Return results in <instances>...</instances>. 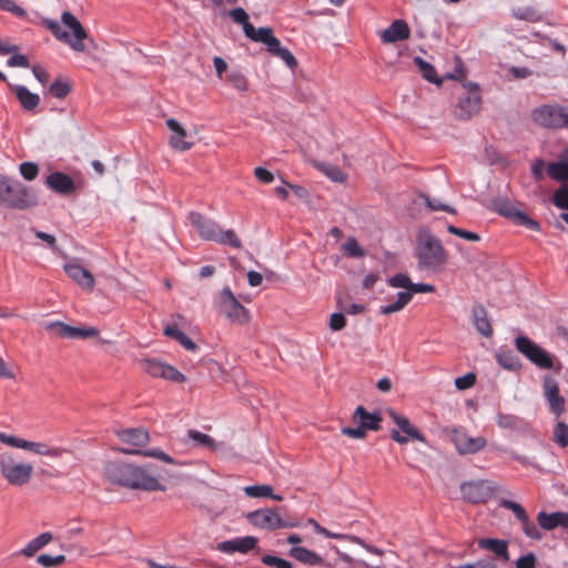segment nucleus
Masks as SVG:
<instances>
[{
	"label": "nucleus",
	"mask_w": 568,
	"mask_h": 568,
	"mask_svg": "<svg viewBox=\"0 0 568 568\" xmlns=\"http://www.w3.org/2000/svg\"><path fill=\"white\" fill-rule=\"evenodd\" d=\"M112 483L133 490L165 491L155 474L154 465L136 466L133 464H114Z\"/></svg>",
	"instance_id": "obj_1"
},
{
	"label": "nucleus",
	"mask_w": 568,
	"mask_h": 568,
	"mask_svg": "<svg viewBox=\"0 0 568 568\" xmlns=\"http://www.w3.org/2000/svg\"><path fill=\"white\" fill-rule=\"evenodd\" d=\"M42 24L51 31L54 38L72 50L83 52L85 50L84 40L88 34L79 19L70 11H63L61 14V23L53 19H42Z\"/></svg>",
	"instance_id": "obj_2"
},
{
	"label": "nucleus",
	"mask_w": 568,
	"mask_h": 568,
	"mask_svg": "<svg viewBox=\"0 0 568 568\" xmlns=\"http://www.w3.org/2000/svg\"><path fill=\"white\" fill-rule=\"evenodd\" d=\"M416 257L420 270L440 271L447 263L448 254L440 241L429 231H420L416 240Z\"/></svg>",
	"instance_id": "obj_3"
},
{
	"label": "nucleus",
	"mask_w": 568,
	"mask_h": 568,
	"mask_svg": "<svg viewBox=\"0 0 568 568\" xmlns=\"http://www.w3.org/2000/svg\"><path fill=\"white\" fill-rule=\"evenodd\" d=\"M115 434L121 439V442L129 447L126 448H115L112 449L119 450L125 454L131 455H142L145 457H153L156 459H160L168 464L176 465L178 463L166 453H164L161 449L153 448V449H140L139 447L145 446L149 440L150 436L149 433L145 429L142 428H129L124 430H116Z\"/></svg>",
	"instance_id": "obj_4"
},
{
	"label": "nucleus",
	"mask_w": 568,
	"mask_h": 568,
	"mask_svg": "<svg viewBox=\"0 0 568 568\" xmlns=\"http://www.w3.org/2000/svg\"><path fill=\"white\" fill-rule=\"evenodd\" d=\"M32 474V464L11 452L0 453V475L8 485L23 487L30 483Z\"/></svg>",
	"instance_id": "obj_5"
},
{
	"label": "nucleus",
	"mask_w": 568,
	"mask_h": 568,
	"mask_svg": "<svg viewBox=\"0 0 568 568\" xmlns=\"http://www.w3.org/2000/svg\"><path fill=\"white\" fill-rule=\"evenodd\" d=\"M248 521L261 529L293 528L298 521L288 517L284 507L262 508L247 514Z\"/></svg>",
	"instance_id": "obj_6"
},
{
	"label": "nucleus",
	"mask_w": 568,
	"mask_h": 568,
	"mask_svg": "<svg viewBox=\"0 0 568 568\" xmlns=\"http://www.w3.org/2000/svg\"><path fill=\"white\" fill-rule=\"evenodd\" d=\"M442 434L447 437L455 446L459 455H474L487 446V439L484 436L471 437L464 427H444Z\"/></svg>",
	"instance_id": "obj_7"
},
{
	"label": "nucleus",
	"mask_w": 568,
	"mask_h": 568,
	"mask_svg": "<svg viewBox=\"0 0 568 568\" xmlns=\"http://www.w3.org/2000/svg\"><path fill=\"white\" fill-rule=\"evenodd\" d=\"M352 422L356 427H343L342 434L352 438L363 439L367 430H379L382 415L379 412L369 413L364 406H358L352 415Z\"/></svg>",
	"instance_id": "obj_8"
},
{
	"label": "nucleus",
	"mask_w": 568,
	"mask_h": 568,
	"mask_svg": "<svg viewBox=\"0 0 568 568\" xmlns=\"http://www.w3.org/2000/svg\"><path fill=\"white\" fill-rule=\"evenodd\" d=\"M0 442L7 446L23 449L39 456L60 458L65 452L61 447H53L43 442H32L0 432Z\"/></svg>",
	"instance_id": "obj_9"
},
{
	"label": "nucleus",
	"mask_w": 568,
	"mask_h": 568,
	"mask_svg": "<svg viewBox=\"0 0 568 568\" xmlns=\"http://www.w3.org/2000/svg\"><path fill=\"white\" fill-rule=\"evenodd\" d=\"M217 308L233 324L245 325L250 322L248 310L239 302L229 287L221 291Z\"/></svg>",
	"instance_id": "obj_10"
},
{
	"label": "nucleus",
	"mask_w": 568,
	"mask_h": 568,
	"mask_svg": "<svg viewBox=\"0 0 568 568\" xmlns=\"http://www.w3.org/2000/svg\"><path fill=\"white\" fill-rule=\"evenodd\" d=\"M517 351L541 369L554 368V356L529 337L519 335L515 339Z\"/></svg>",
	"instance_id": "obj_11"
},
{
	"label": "nucleus",
	"mask_w": 568,
	"mask_h": 568,
	"mask_svg": "<svg viewBox=\"0 0 568 568\" xmlns=\"http://www.w3.org/2000/svg\"><path fill=\"white\" fill-rule=\"evenodd\" d=\"M547 174L557 182H568V163L566 161L549 162ZM551 201L558 209L568 210V185L562 184L556 190Z\"/></svg>",
	"instance_id": "obj_12"
},
{
	"label": "nucleus",
	"mask_w": 568,
	"mask_h": 568,
	"mask_svg": "<svg viewBox=\"0 0 568 568\" xmlns=\"http://www.w3.org/2000/svg\"><path fill=\"white\" fill-rule=\"evenodd\" d=\"M566 108L555 104H545L536 108L532 113V120L548 129H562L565 128Z\"/></svg>",
	"instance_id": "obj_13"
},
{
	"label": "nucleus",
	"mask_w": 568,
	"mask_h": 568,
	"mask_svg": "<svg viewBox=\"0 0 568 568\" xmlns=\"http://www.w3.org/2000/svg\"><path fill=\"white\" fill-rule=\"evenodd\" d=\"M463 85L467 89V93L465 97L459 99L455 114L459 120H468L479 111L481 97L479 94V85L477 83L465 82Z\"/></svg>",
	"instance_id": "obj_14"
},
{
	"label": "nucleus",
	"mask_w": 568,
	"mask_h": 568,
	"mask_svg": "<svg viewBox=\"0 0 568 568\" xmlns=\"http://www.w3.org/2000/svg\"><path fill=\"white\" fill-rule=\"evenodd\" d=\"M494 209L500 215L513 220L516 224L528 227L532 231H539L540 224L532 220L526 213L519 211L514 203L505 199H497L493 202Z\"/></svg>",
	"instance_id": "obj_15"
},
{
	"label": "nucleus",
	"mask_w": 568,
	"mask_h": 568,
	"mask_svg": "<svg viewBox=\"0 0 568 568\" xmlns=\"http://www.w3.org/2000/svg\"><path fill=\"white\" fill-rule=\"evenodd\" d=\"M45 328L54 329L57 336L70 339L97 338L101 334L100 329L94 326H71L60 321L48 324Z\"/></svg>",
	"instance_id": "obj_16"
},
{
	"label": "nucleus",
	"mask_w": 568,
	"mask_h": 568,
	"mask_svg": "<svg viewBox=\"0 0 568 568\" xmlns=\"http://www.w3.org/2000/svg\"><path fill=\"white\" fill-rule=\"evenodd\" d=\"M388 415L394 420V423L398 426V428L406 435V436H403V435H400L399 430L392 429L390 438L394 442L402 444V445L406 444L409 438L414 439V440H418L420 443L426 442L425 436L416 427H414L412 425V423L409 422V419L407 417L399 415L394 410H389Z\"/></svg>",
	"instance_id": "obj_17"
},
{
	"label": "nucleus",
	"mask_w": 568,
	"mask_h": 568,
	"mask_svg": "<svg viewBox=\"0 0 568 568\" xmlns=\"http://www.w3.org/2000/svg\"><path fill=\"white\" fill-rule=\"evenodd\" d=\"M499 506L514 513L516 519L521 525L524 534L528 538H531L534 540H540L542 538L541 532L539 531L537 526L530 520L526 509L520 504L508 499H500Z\"/></svg>",
	"instance_id": "obj_18"
},
{
	"label": "nucleus",
	"mask_w": 568,
	"mask_h": 568,
	"mask_svg": "<svg viewBox=\"0 0 568 568\" xmlns=\"http://www.w3.org/2000/svg\"><path fill=\"white\" fill-rule=\"evenodd\" d=\"M260 36L261 37L257 42L264 43L271 54L281 58L292 70L297 67L298 63L295 57L288 49L281 47L280 40L274 37L271 28L267 27V29H263L262 32H260Z\"/></svg>",
	"instance_id": "obj_19"
},
{
	"label": "nucleus",
	"mask_w": 568,
	"mask_h": 568,
	"mask_svg": "<svg viewBox=\"0 0 568 568\" xmlns=\"http://www.w3.org/2000/svg\"><path fill=\"white\" fill-rule=\"evenodd\" d=\"M435 291L436 287L432 284L412 282L408 291L399 292L396 302L382 306L379 313L384 315L393 314L403 310L410 302L414 293H434Z\"/></svg>",
	"instance_id": "obj_20"
},
{
	"label": "nucleus",
	"mask_w": 568,
	"mask_h": 568,
	"mask_svg": "<svg viewBox=\"0 0 568 568\" xmlns=\"http://www.w3.org/2000/svg\"><path fill=\"white\" fill-rule=\"evenodd\" d=\"M1 204L10 209L26 210L37 204V197L24 185L13 182L10 193Z\"/></svg>",
	"instance_id": "obj_21"
},
{
	"label": "nucleus",
	"mask_w": 568,
	"mask_h": 568,
	"mask_svg": "<svg viewBox=\"0 0 568 568\" xmlns=\"http://www.w3.org/2000/svg\"><path fill=\"white\" fill-rule=\"evenodd\" d=\"M460 493L463 499L470 504H484L487 503L494 490L486 480H476L463 483L460 486Z\"/></svg>",
	"instance_id": "obj_22"
},
{
	"label": "nucleus",
	"mask_w": 568,
	"mask_h": 568,
	"mask_svg": "<svg viewBox=\"0 0 568 568\" xmlns=\"http://www.w3.org/2000/svg\"><path fill=\"white\" fill-rule=\"evenodd\" d=\"M141 365L143 371L153 377H161L174 383H183L186 379L175 367L155 359H143Z\"/></svg>",
	"instance_id": "obj_23"
},
{
	"label": "nucleus",
	"mask_w": 568,
	"mask_h": 568,
	"mask_svg": "<svg viewBox=\"0 0 568 568\" xmlns=\"http://www.w3.org/2000/svg\"><path fill=\"white\" fill-rule=\"evenodd\" d=\"M189 220L202 240L214 241L216 239L221 227L219 223L194 211L190 212Z\"/></svg>",
	"instance_id": "obj_24"
},
{
	"label": "nucleus",
	"mask_w": 568,
	"mask_h": 568,
	"mask_svg": "<svg viewBox=\"0 0 568 568\" xmlns=\"http://www.w3.org/2000/svg\"><path fill=\"white\" fill-rule=\"evenodd\" d=\"M544 394L550 410L559 417L565 412V398L560 395L558 382L549 375L544 377Z\"/></svg>",
	"instance_id": "obj_25"
},
{
	"label": "nucleus",
	"mask_w": 568,
	"mask_h": 568,
	"mask_svg": "<svg viewBox=\"0 0 568 568\" xmlns=\"http://www.w3.org/2000/svg\"><path fill=\"white\" fill-rule=\"evenodd\" d=\"M258 539L254 536L239 537L219 542L216 549L224 554H247L256 548Z\"/></svg>",
	"instance_id": "obj_26"
},
{
	"label": "nucleus",
	"mask_w": 568,
	"mask_h": 568,
	"mask_svg": "<svg viewBox=\"0 0 568 568\" xmlns=\"http://www.w3.org/2000/svg\"><path fill=\"white\" fill-rule=\"evenodd\" d=\"M409 37L410 29L407 22L402 19L393 21L392 24L381 33V39L384 43H394L407 40Z\"/></svg>",
	"instance_id": "obj_27"
},
{
	"label": "nucleus",
	"mask_w": 568,
	"mask_h": 568,
	"mask_svg": "<svg viewBox=\"0 0 568 568\" xmlns=\"http://www.w3.org/2000/svg\"><path fill=\"white\" fill-rule=\"evenodd\" d=\"M473 324L476 331L484 337H491L494 329L488 317L486 307L481 304H474L471 308Z\"/></svg>",
	"instance_id": "obj_28"
},
{
	"label": "nucleus",
	"mask_w": 568,
	"mask_h": 568,
	"mask_svg": "<svg viewBox=\"0 0 568 568\" xmlns=\"http://www.w3.org/2000/svg\"><path fill=\"white\" fill-rule=\"evenodd\" d=\"M64 271L79 286L91 291L94 286L93 275L78 263H67Z\"/></svg>",
	"instance_id": "obj_29"
},
{
	"label": "nucleus",
	"mask_w": 568,
	"mask_h": 568,
	"mask_svg": "<svg viewBox=\"0 0 568 568\" xmlns=\"http://www.w3.org/2000/svg\"><path fill=\"white\" fill-rule=\"evenodd\" d=\"M47 185L58 194L68 195L75 189L74 181L65 173L53 172L47 176Z\"/></svg>",
	"instance_id": "obj_30"
},
{
	"label": "nucleus",
	"mask_w": 568,
	"mask_h": 568,
	"mask_svg": "<svg viewBox=\"0 0 568 568\" xmlns=\"http://www.w3.org/2000/svg\"><path fill=\"white\" fill-rule=\"evenodd\" d=\"M166 125L173 132L169 141L172 149L183 152L193 146L192 142L185 141L187 133L175 119H169L166 121Z\"/></svg>",
	"instance_id": "obj_31"
},
{
	"label": "nucleus",
	"mask_w": 568,
	"mask_h": 568,
	"mask_svg": "<svg viewBox=\"0 0 568 568\" xmlns=\"http://www.w3.org/2000/svg\"><path fill=\"white\" fill-rule=\"evenodd\" d=\"M10 89L16 93V97L21 104V108L27 112H33L39 103L40 97L31 92L27 87L20 84H10Z\"/></svg>",
	"instance_id": "obj_32"
},
{
	"label": "nucleus",
	"mask_w": 568,
	"mask_h": 568,
	"mask_svg": "<svg viewBox=\"0 0 568 568\" xmlns=\"http://www.w3.org/2000/svg\"><path fill=\"white\" fill-rule=\"evenodd\" d=\"M229 16L233 19L234 22L241 24L243 27L244 34L252 41L257 42L260 32L264 28L255 29L254 26L248 21V14L243 8H235L230 10Z\"/></svg>",
	"instance_id": "obj_33"
},
{
	"label": "nucleus",
	"mask_w": 568,
	"mask_h": 568,
	"mask_svg": "<svg viewBox=\"0 0 568 568\" xmlns=\"http://www.w3.org/2000/svg\"><path fill=\"white\" fill-rule=\"evenodd\" d=\"M538 525L545 530H552L557 527L568 528V513L556 511L548 514L540 511L537 515Z\"/></svg>",
	"instance_id": "obj_34"
},
{
	"label": "nucleus",
	"mask_w": 568,
	"mask_h": 568,
	"mask_svg": "<svg viewBox=\"0 0 568 568\" xmlns=\"http://www.w3.org/2000/svg\"><path fill=\"white\" fill-rule=\"evenodd\" d=\"M477 544L480 549L491 551L496 559H501L505 562L509 561L508 542L506 540L480 538Z\"/></svg>",
	"instance_id": "obj_35"
},
{
	"label": "nucleus",
	"mask_w": 568,
	"mask_h": 568,
	"mask_svg": "<svg viewBox=\"0 0 568 568\" xmlns=\"http://www.w3.org/2000/svg\"><path fill=\"white\" fill-rule=\"evenodd\" d=\"M288 555L295 560L310 566H324L326 560L313 550L305 547H292Z\"/></svg>",
	"instance_id": "obj_36"
},
{
	"label": "nucleus",
	"mask_w": 568,
	"mask_h": 568,
	"mask_svg": "<svg viewBox=\"0 0 568 568\" xmlns=\"http://www.w3.org/2000/svg\"><path fill=\"white\" fill-rule=\"evenodd\" d=\"M53 539V536L51 532L45 531L37 536L36 538L31 539L20 551L19 554L31 558L33 557L40 549L45 547L48 544H50Z\"/></svg>",
	"instance_id": "obj_37"
},
{
	"label": "nucleus",
	"mask_w": 568,
	"mask_h": 568,
	"mask_svg": "<svg viewBox=\"0 0 568 568\" xmlns=\"http://www.w3.org/2000/svg\"><path fill=\"white\" fill-rule=\"evenodd\" d=\"M496 359L501 367L508 371L517 372L521 368L519 357L510 349H500L496 354Z\"/></svg>",
	"instance_id": "obj_38"
},
{
	"label": "nucleus",
	"mask_w": 568,
	"mask_h": 568,
	"mask_svg": "<svg viewBox=\"0 0 568 568\" xmlns=\"http://www.w3.org/2000/svg\"><path fill=\"white\" fill-rule=\"evenodd\" d=\"M164 335L178 341L187 351L194 352L197 345L181 329L176 326L168 325L164 327Z\"/></svg>",
	"instance_id": "obj_39"
},
{
	"label": "nucleus",
	"mask_w": 568,
	"mask_h": 568,
	"mask_svg": "<svg viewBox=\"0 0 568 568\" xmlns=\"http://www.w3.org/2000/svg\"><path fill=\"white\" fill-rule=\"evenodd\" d=\"M414 63L418 67L422 77L427 80L428 82L435 83V84H442L443 79L438 78L437 72L433 64L426 62L420 57L414 58Z\"/></svg>",
	"instance_id": "obj_40"
},
{
	"label": "nucleus",
	"mask_w": 568,
	"mask_h": 568,
	"mask_svg": "<svg viewBox=\"0 0 568 568\" xmlns=\"http://www.w3.org/2000/svg\"><path fill=\"white\" fill-rule=\"evenodd\" d=\"M213 242H217L223 245H229L233 248H241L242 242L239 239L237 234L233 230H222L220 227L216 239Z\"/></svg>",
	"instance_id": "obj_41"
},
{
	"label": "nucleus",
	"mask_w": 568,
	"mask_h": 568,
	"mask_svg": "<svg viewBox=\"0 0 568 568\" xmlns=\"http://www.w3.org/2000/svg\"><path fill=\"white\" fill-rule=\"evenodd\" d=\"M511 16L518 20L528 22L541 21V14L532 7H520L511 10Z\"/></svg>",
	"instance_id": "obj_42"
},
{
	"label": "nucleus",
	"mask_w": 568,
	"mask_h": 568,
	"mask_svg": "<svg viewBox=\"0 0 568 568\" xmlns=\"http://www.w3.org/2000/svg\"><path fill=\"white\" fill-rule=\"evenodd\" d=\"M273 488L270 485H252L244 488V493L252 498L270 497Z\"/></svg>",
	"instance_id": "obj_43"
},
{
	"label": "nucleus",
	"mask_w": 568,
	"mask_h": 568,
	"mask_svg": "<svg viewBox=\"0 0 568 568\" xmlns=\"http://www.w3.org/2000/svg\"><path fill=\"white\" fill-rule=\"evenodd\" d=\"M554 442L560 447L568 446V425L564 422H558L554 429Z\"/></svg>",
	"instance_id": "obj_44"
},
{
	"label": "nucleus",
	"mask_w": 568,
	"mask_h": 568,
	"mask_svg": "<svg viewBox=\"0 0 568 568\" xmlns=\"http://www.w3.org/2000/svg\"><path fill=\"white\" fill-rule=\"evenodd\" d=\"M342 247L348 257H363L365 255V251L355 237H348Z\"/></svg>",
	"instance_id": "obj_45"
},
{
	"label": "nucleus",
	"mask_w": 568,
	"mask_h": 568,
	"mask_svg": "<svg viewBox=\"0 0 568 568\" xmlns=\"http://www.w3.org/2000/svg\"><path fill=\"white\" fill-rule=\"evenodd\" d=\"M187 436L193 439L197 445L200 446H204V447H209V448H214L215 447V442L214 439L206 435V434H203L199 430H195V429H190L187 432Z\"/></svg>",
	"instance_id": "obj_46"
},
{
	"label": "nucleus",
	"mask_w": 568,
	"mask_h": 568,
	"mask_svg": "<svg viewBox=\"0 0 568 568\" xmlns=\"http://www.w3.org/2000/svg\"><path fill=\"white\" fill-rule=\"evenodd\" d=\"M64 561H65L64 555L51 556V555L42 554V555L38 556V558H37V562L44 568H52V567L63 564Z\"/></svg>",
	"instance_id": "obj_47"
},
{
	"label": "nucleus",
	"mask_w": 568,
	"mask_h": 568,
	"mask_svg": "<svg viewBox=\"0 0 568 568\" xmlns=\"http://www.w3.org/2000/svg\"><path fill=\"white\" fill-rule=\"evenodd\" d=\"M336 552H337V558L335 560H339V562L349 564V565L358 566L362 568H384L385 567L382 564L369 565L363 560H355L347 554L341 552L339 550H337Z\"/></svg>",
	"instance_id": "obj_48"
},
{
	"label": "nucleus",
	"mask_w": 568,
	"mask_h": 568,
	"mask_svg": "<svg viewBox=\"0 0 568 568\" xmlns=\"http://www.w3.org/2000/svg\"><path fill=\"white\" fill-rule=\"evenodd\" d=\"M0 10L10 12L19 18L27 17V11L13 0H0Z\"/></svg>",
	"instance_id": "obj_49"
},
{
	"label": "nucleus",
	"mask_w": 568,
	"mask_h": 568,
	"mask_svg": "<svg viewBox=\"0 0 568 568\" xmlns=\"http://www.w3.org/2000/svg\"><path fill=\"white\" fill-rule=\"evenodd\" d=\"M322 171L334 182H344L347 179L346 173L336 165L325 164L322 166Z\"/></svg>",
	"instance_id": "obj_50"
},
{
	"label": "nucleus",
	"mask_w": 568,
	"mask_h": 568,
	"mask_svg": "<svg viewBox=\"0 0 568 568\" xmlns=\"http://www.w3.org/2000/svg\"><path fill=\"white\" fill-rule=\"evenodd\" d=\"M519 424V418L511 414H498L497 425L505 429H516Z\"/></svg>",
	"instance_id": "obj_51"
},
{
	"label": "nucleus",
	"mask_w": 568,
	"mask_h": 568,
	"mask_svg": "<svg viewBox=\"0 0 568 568\" xmlns=\"http://www.w3.org/2000/svg\"><path fill=\"white\" fill-rule=\"evenodd\" d=\"M261 561L270 567L274 568H293V565L283 558L273 556V555H264L261 558Z\"/></svg>",
	"instance_id": "obj_52"
},
{
	"label": "nucleus",
	"mask_w": 568,
	"mask_h": 568,
	"mask_svg": "<svg viewBox=\"0 0 568 568\" xmlns=\"http://www.w3.org/2000/svg\"><path fill=\"white\" fill-rule=\"evenodd\" d=\"M387 283L392 287H400L405 288L406 291L409 290V286L412 285V281L407 274L404 273H397L394 276L389 277Z\"/></svg>",
	"instance_id": "obj_53"
},
{
	"label": "nucleus",
	"mask_w": 568,
	"mask_h": 568,
	"mask_svg": "<svg viewBox=\"0 0 568 568\" xmlns=\"http://www.w3.org/2000/svg\"><path fill=\"white\" fill-rule=\"evenodd\" d=\"M49 91L53 97L63 99L70 92V85L64 81L57 80L50 85Z\"/></svg>",
	"instance_id": "obj_54"
},
{
	"label": "nucleus",
	"mask_w": 568,
	"mask_h": 568,
	"mask_svg": "<svg viewBox=\"0 0 568 568\" xmlns=\"http://www.w3.org/2000/svg\"><path fill=\"white\" fill-rule=\"evenodd\" d=\"M19 170H20L21 175L28 181L34 180L39 173V168L33 162L21 163Z\"/></svg>",
	"instance_id": "obj_55"
},
{
	"label": "nucleus",
	"mask_w": 568,
	"mask_h": 568,
	"mask_svg": "<svg viewBox=\"0 0 568 568\" xmlns=\"http://www.w3.org/2000/svg\"><path fill=\"white\" fill-rule=\"evenodd\" d=\"M447 231L450 234H454V235L465 239L467 241L477 242L480 240L479 234L470 232V231H466L464 229H459L455 225H448Z\"/></svg>",
	"instance_id": "obj_56"
},
{
	"label": "nucleus",
	"mask_w": 568,
	"mask_h": 568,
	"mask_svg": "<svg viewBox=\"0 0 568 568\" xmlns=\"http://www.w3.org/2000/svg\"><path fill=\"white\" fill-rule=\"evenodd\" d=\"M424 201H425V204L432 210V211H445L447 213H450V214H456L457 211L449 206V205H446V204H442L439 201L437 200H433L430 199L428 195H422Z\"/></svg>",
	"instance_id": "obj_57"
},
{
	"label": "nucleus",
	"mask_w": 568,
	"mask_h": 568,
	"mask_svg": "<svg viewBox=\"0 0 568 568\" xmlns=\"http://www.w3.org/2000/svg\"><path fill=\"white\" fill-rule=\"evenodd\" d=\"M476 383V375L474 373H467L464 376H459L455 379V386L459 390H465L473 387Z\"/></svg>",
	"instance_id": "obj_58"
},
{
	"label": "nucleus",
	"mask_w": 568,
	"mask_h": 568,
	"mask_svg": "<svg viewBox=\"0 0 568 568\" xmlns=\"http://www.w3.org/2000/svg\"><path fill=\"white\" fill-rule=\"evenodd\" d=\"M227 80L240 91H246L248 88V81L241 72H232Z\"/></svg>",
	"instance_id": "obj_59"
},
{
	"label": "nucleus",
	"mask_w": 568,
	"mask_h": 568,
	"mask_svg": "<svg viewBox=\"0 0 568 568\" xmlns=\"http://www.w3.org/2000/svg\"><path fill=\"white\" fill-rule=\"evenodd\" d=\"M466 69L459 57L456 58V67L453 73H447L445 78L453 80H464L466 78Z\"/></svg>",
	"instance_id": "obj_60"
},
{
	"label": "nucleus",
	"mask_w": 568,
	"mask_h": 568,
	"mask_svg": "<svg viewBox=\"0 0 568 568\" xmlns=\"http://www.w3.org/2000/svg\"><path fill=\"white\" fill-rule=\"evenodd\" d=\"M310 524L313 525L314 527V530L321 535H324L325 537L327 538H333V539H344V538H348V536L346 535H342V534H335V532H332L329 530H327L326 528H324L323 526H321L316 520L314 519H310L308 520Z\"/></svg>",
	"instance_id": "obj_61"
},
{
	"label": "nucleus",
	"mask_w": 568,
	"mask_h": 568,
	"mask_svg": "<svg viewBox=\"0 0 568 568\" xmlns=\"http://www.w3.org/2000/svg\"><path fill=\"white\" fill-rule=\"evenodd\" d=\"M254 175L260 182L265 184L272 183L274 181V174L262 166L254 169Z\"/></svg>",
	"instance_id": "obj_62"
},
{
	"label": "nucleus",
	"mask_w": 568,
	"mask_h": 568,
	"mask_svg": "<svg viewBox=\"0 0 568 568\" xmlns=\"http://www.w3.org/2000/svg\"><path fill=\"white\" fill-rule=\"evenodd\" d=\"M346 325V318L342 313H334L329 320V327L332 331H341Z\"/></svg>",
	"instance_id": "obj_63"
},
{
	"label": "nucleus",
	"mask_w": 568,
	"mask_h": 568,
	"mask_svg": "<svg viewBox=\"0 0 568 568\" xmlns=\"http://www.w3.org/2000/svg\"><path fill=\"white\" fill-rule=\"evenodd\" d=\"M536 557L532 552L521 556L516 561V568H535Z\"/></svg>",
	"instance_id": "obj_64"
}]
</instances>
